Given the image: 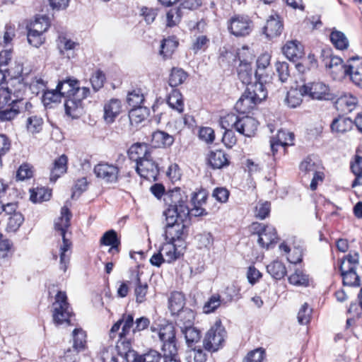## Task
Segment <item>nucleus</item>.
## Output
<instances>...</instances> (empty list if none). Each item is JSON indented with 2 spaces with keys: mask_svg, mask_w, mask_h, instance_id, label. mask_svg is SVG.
I'll use <instances>...</instances> for the list:
<instances>
[{
  "mask_svg": "<svg viewBox=\"0 0 362 362\" xmlns=\"http://www.w3.org/2000/svg\"><path fill=\"white\" fill-rule=\"evenodd\" d=\"M165 202L168 206L163 212L166 220L165 240L184 245L182 240L185 229L184 221L189 213L187 196L180 188H175L166 194Z\"/></svg>",
  "mask_w": 362,
  "mask_h": 362,
  "instance_id": "nucleus-1",
  "label": "nucleus"
},
{
  "mask_svg": "<svg viewBox=\"0 0 362 362\" xmlns=\"http://www.w3.org/2000/svg\"><path fill=\"white\" fill-rule=\"evenodd\" d=\"M71 213L69 209L64 206L61 209V216L54 223V228L59 232L62 238V244L59 248L60 269L66 272L70 261L71 241L66 238V230L70 226Z\"/></svg>",
  "mask_w": 362,
  "mask_h": 362,
  "instance_id": "nucleus-2",
  "label": "nucleus"
},
{
  "mask_svg": "<svg viewBox=\"0 0 362 362\" xmlns=\"http://www.w3.org/2000/svg\"><path fill=\"white\" fill-rule=\"evenodd\" d=\"M358 264L359 255L357 252L349 254L343 258L339 269L344 285L349 286H360V278L356 272Z\"/></svg>",
  "mask_w": 362,
  "mask_h": 362,
  "instance_id": "nucleus-3",
  "label": "nucleus"
},
{
  "mask_svg": "<svg viewBox=\"0 0 362 362\" xmlns=\"http://www.w3.org/2000/svg\"><path fill=\"white\" fill-rule=\"evenodd\" d=\"M72 315V309L67 302L65 292L59 291L52 304V320L56 325L69 324Z\"/></svg>",
  "mask_w": 362,
  "mask_h": 362,
  "instance_id": "nucleus-4",
  "label": "nucleus"
},
{
  "mask_svg": "<svg viewBox=\"0 0 362 362\" xmlns=\"http://www.w3.org/2000/svg\"><path fill=\"white\" fill-rule=\"evenodd\" d=\"M226 337V332L220 320L206 332L203 339V346L205 350L215 352L221 348Z\"/></svg>",
  "mask_w": 362,
  "mask_h": 362,
  "instance_id": "nucleus-5",
  "label": "nucleus"
},
{
  "mask_svg": "<svg viewBox=\"0 0 362 362\" xmlns=\"http://www.w3.org/2000/svg\"><path fill=\"white\" fill-rule=\"evenodd\" d=\"M301 91L305 94V96H308L313 100H328L333 98V94L329 86L320 80L304 83L301 86Z\"/></svg>",
  "mask_w": 362,
  "mask_h": 362,
  "instance_id": "nucleus-6",
  "label": "nucleus"
},
{
  "mask_svg": "<svg viewBox=\"0 0 362 362\" xmlns=\"http://www.w3.org/2000/svg\"><path fill=\"white\" fill-rule=\"evenodd\" d=\"M134 325V317L130 314H123L111 327L109 332V337L112 341H121L126 339L131 334Z\"/></svg>",
  "mask_w": 362,
  "mask_h": 362,
  "instance_id": "nucleus-7",
  "label": "nucleus"
},
{
  "mask_svg": "<svg viewBox=\"0 0 362 362\" xmlns=\"http://www.w3.org/2000/svg\"><path fill=\"white\" fill-rule=\"evenodd\" d=\"M252 229L258 235L257 242L263 247L268 249L277 240L276 229L272 226H264L259 223H253Z\"/></svg>",
  "mask_w": 362,
  "mask_h": 362,
  "instance_id": "nucleus-8",
  "label": "nucleus"
},
{
  "mask_svg": "<svg viewBox=\"0 0 362 362\" xmlns=\"http://www.w3.org/2000/svg\"><path fill=\"white\" fill-rule=\"evenodd\" d=\"M158 336L162 344V352L173 354L177 351L175 327L172 324H168L161 327Z\"/></svg>",
  "mask_w": 362,
  "mask_h": 362,
  "instance_id": "nucleus-9",
  "label": "nucleus"
},
{
  "mask_svg": "<svg viewBox=\"0 0 362 362\" xmlns=\"http://www.w3.org/2000/svg\"><path fill=\"white\" fill-rule=\"evenodd\" d=\"M252 27V21L247 16L235 15L229 21L228 29L236 37L249 35Z\"/></svg>",
  "mask_w": 362,
  "mask_h": 362,
  "instance_id": "nucleus-10",
  "label": "nucleus"
},
{
  "mask_svg": "<svg viewBox=\"0 0 362 362\" xmlns=\"http://www.w3.org/2000/svg\"><path fill=\"white\" fill-rule=\"evenodd\" d=\"M96 177L105 183H116L119 178V168L117 165L100 162L93 169Z\"/></svg>",
  "mask_w": 362,
  "mask_h": 362,
  "instance_id": "nucleus-11",
  "label": "nucleus"
},
{
  "mask_svg": "<svg viewBox=\"0 0 362 362\" xmlns=\"http://www.w3.org/2000/svg\"><path fill=\"white\" fill-rule=\"evenodd\" d=\"M344 73L349 76L351 81L362 88V58L354 57L347 61V66H344Z\"/></svg>",
  "mask_w": 362,
  "mask_h": 362,
  "instance_id": "nucleus-12",
  "label": "nucleus"
},
{
  "mask_svg": "<svg viewBox=\"0 0 362 362\" xmlns=\"http://www.w3.org/2000/svg\"><path fill=\"white\" fill-rule=\"evenodd\" d=\"M138 174L148 180H156L159 173V168L157 163L151 157L141 159L136 167Z\"/></svg>",
  "mask_w": 362,
  "mask_h": 362,
  "instance_id": "nucleus-13",
  "label": "nucleus"
},
{
  "mask_svg": "<svg viewBox=\"0 0 362 362\" xmlns=\"http://www.w3.org/2000/svg\"><path fill=\"white\" fill-rule=\"evenodd\" d=\"M75 90L72 98L66 99L65 100L64 107L68 115H72V112L81 105V100L85 99L90 93L88 88H80L78 85Z\"/></svg>",
  "mask_w": 362,
  "mask_h": 362,
  "instance_id": "nucleus-14",
  "label": "nucleus"
},
{
  "mask_svg": "<svg viewBox=\"0 0 362 362\" xmlns=\"http://www.w3.org/2000/svg\"><path fill=\"white\" fill-rule=\"evenodd\" d=\"M184 246L174 242L166 240L160 248V251L165 259V262L170 263L180 257L182 254Z\"/></svg>",
  "mask_w": 362,
  "mask_h": 362,
  "instance_id": "nucleus-15",
  "label": "nucleus"
},
{
  "mask_svg": "<svg viewBox=\"0 0 362 362\" xmlns=\"http://www.w3.org/2000/svg\"><path fill=\"white\" fill-rule=\"evenodd\" d=\"M258 122L253 117L245 116L240 117L235 130L245 136L250 137L255 134Z\"/></svg>",
  "mask_w": 362,
  "mask_h": 362,
  "instance_id": "nucleus-16",
  "label": "nucleus"
},
{
  "mask_svg": "<svg viewBox=\"0 0 362 362\" xmlns=\"http://www.w3.org/2000/svg\"><path fill=\"white\" fill-rule=\"evenodd\" d=\"M283 23L277 15H271L264 27V33L267 38H274L279 36L283 30Z\"/></svg>",
  "mask_w": 362,
  "mask_h": 362,
  "instance_id": "nucleus-17",
  "label": "nucleus"
},
{
  "mask_svg": "<svg viewBox=\"0 0 362 362\" xmlns=\"http://www.w3.org/2000/svg\"><path fill=\"white\" fill-rule=\"evenodd\" d=\"M357 104V98L349 93H341L335 101L336 108L343 113L351 112L356 108Z\"/></svg>",
  "mask_w": 362,
  "mask_h": 362,
  "instance_id": "nucleus-18",
  "label": "nucleus"
},
{
  "mask_svg": "<svg viewBox=\"0 0 362 362\" xmlns=\"http://www.w3.org/2000/svg\"><path fill=\"white\" fill-rule=\"evenodd\" d=\"M294 134L292 132L279 130L276 137H272L270 140L271 149L274 155L278 151L279 146L285 147L293 144Z\"/></svg>",
  "mask_w": 362,
  "mask_h": 362,
  "instance_id": "nucleus-19",
  "label": "nucleus"
},
{
  "mask_svg": "<svg viewBox=\"0 0 362 362\" xmlns=\"http://www.w3.org/2000/svg\"><path fill=\"white\" fill-rule=\"evenodd\" d=\"M57 42L59 53L69 59L74 57L75 51L79 47L78 42L63 35L59 36Z\"/></svg>",
  "mask_w": 362,
  "mask_h": 362,
  "instance_id": "nucleus-20",
  "label": "nucleus"
},
{
  "mask_svg": "<svg viewBox=\"0 0 362 362\" xmlns=\"http://www.w3.org/2000/svg\"><path fill=\"white\" fill-rule=\"evenodd\" d=\"M122 109L120 100L111 99L104 104L103 119L106 123H112L115 118L119 115Z\"/></svg>",
  "mask_w": 362,
  "mask_h": 362,
  "instance_id": "nucleus-21",
  "label": "nucleus"
},
{
  "mask_svg": "<svg viewBox=\"0 0 362 362\" xmlns=\"http://www.w3.org/2000/svg\"><path fill=\"white\" fill-rule=\"evenodd\" d=\"M284 54L290 60L296 61L303 54V47L297 40L288 41L282 48Z\"/></svg>",
  "mask_w": 362,
  "mask_h": 362,
  "instance_id": "nucleus-22",
  "label": "nucleus"
},
{
  "mask_svg": "<svg viewBox=\"0 0 362 362\" xmlns=\"http://www.w3.org/2000/svg\"><path fill=\"white\" fill-rule=\"evenodd\" d=\"M240 52L238 53L240 64L238 67V75L239 79L244 84H249L252 81L253 72L251 63L247 59H240Z\"/></svg>",
  "mask_w": 362,
  "mask_h": 362,
  "instance_id": "nucleus-23",
  "label": "nucleus"
},
{
  "mask_svg": "<svg viewBox=\"0 0 362 362\" xmlns=\"http://www.w3.org/2000/svg\"><path fill=\"white\" fill-rule=\"evenodd\" d=\"M173 136L164 131H156L151 135V144L155 148H168L173 145Z\"/></svg>",
  "mask_w": 362,
  "mask_h": 362,
  "instance_id": "nucleus-24",
  "label": "nucleus"
},
{
  "mask_svg": "<svg viewBox=\"0 0 362 362\" xmlns=\"http://www.w3.org/2000/svg\"><path fill=\"white\" fill-rule=\"evenodd\" d=\"M264 82L260 81H252L247 84V88L245 91L247 94H249L252 97L253 100H255L257 103H259L263 100H264L267 96V90H266L264 85Z\"/></svg>",
  "mask_w": 362,
  "mask_h": 362,
  "instance_id": "nucleus-25",
  "label": "nucleus"
},
{
  "mask_svg": "<svg viewBox=\"0 0 362 362\" xmlns=\"http://www.w3.org/2000/svg\"><path fill=\"white\" fill-rule=\"evenodd\" d=\"M300 170L304 176L310 177L311 175L321 171L322 166L318 160L311 156H308L300 164Z\"/></svg>",
  "mask_w": 362,
  "mask_h": 362,
  "instance_id": "nucleus-26",
  "label": "nucleus"
},
{
  "mask_svg": "<svg viewBox=\"0 0 362 362\" xmlns=\"http://www.w3.org/2000/svg\"><path fill=\"white\" fill-rule=\"evenodd\" d=\"M67 156L64 154L59 156L54 162L50 173V180L55 182L61 175L64 174L67 170Z\"/></svg>",
  "mask_w": 362,
  "mask_h": 362,
  "instance_id": "nucleus-27",
  "label": "nucleus"
},
{
  "mask_svg": "<svg viewBox=\"0 0 362 362\" xmlns=\"http://www.w3.org/2000/svg\"><path fill=\"white\" fill-rule=\"evenodd\" d=\"M257 104L258 103L253 100L252 97L245 91L236 102L235 109L241 114H245L253 110Z\"/></svg>",
  "mask_w": 362,
  "mask_h": 362,
  "instance_id": "nucleus-28",
  "label": "nucleus"
},
{
  "mask_svg": "<svg viewBox=\"0 0 362 362\" xmlns=\"http://www.w3.org/2000/svg\"><path fill=\"white\" fill-rule=\"evenodd\" d=\"M208 162L214 169H221L229 165L226 154L221 150L211 151L208 156Z\"/></svg>",
  "mask_w": 362,
  "mask_h": 362,
  "instance_id": "nucleus-29",
  "label": "nucleus"
},
{
  "mask_svg": "<svg viewBox=\"0 0 362 362\" xmlns=\"http://www.w3.org/2000/svg\"><path fill=\"white\" fill-rule=\"evenodd\" d=\"M128 155L131 160H135L136 164L144 158L151 157L148 152V146L145 144H134L128 151Z\"/></svg>",
  "mask_w": 362,
  "mask_h": 362,
  "instance_id": "nucleus-30",
  "label": "nucleus"
},
{
  "mask_svg": "<svg viewBox=\"0 0 362 362\" xmlns=\"http://www.w3.org/2000/svg\"><path fill=\"white\" fill-rule=\"evenodd\" d=\"M329 38L334 47L339 50H344L349 47V42L346 35L337 30L332 28L329 35Z\"/></svg>",
  "mask_w": 362,
  "mask_h": 362,
  "instance_id": "nucleus-31",
  "label": "nucleus"
},
{
  "mask_svg": "<svg viewBox=\"0 0 362 362\" xmlns=\"http://www.w3.org/2000/svg\"><path fill=\"white\" fill-rule=\"evenodd\" d=\"M78 84V81L74 79H66L59 82L57 85L58 91H59L62 97H65L66 99L72 98L74 93Z\"/></svg>",
  "mask_w": 362,
  "mask_h": 362,
  "instance_id": "nucleus-32",
  "label": "nucleus"
},
{
  "mask_svg": "<svg viewBox=\"0 0 362 362\" xmlns=\"http://www.w3.org/2000/svg\"><path fill=\"white\" fill-rule=\"evenodd\" d=\"M181 332L185 336L186 343L189 347H192L200 341V331L192 325L181 327Z\"/></svg>",
  "mask_w": 362,
  "mask_h": 362,
  "instance_id": "nucleus-33",
  "label": "nucleus"
},
{
  "mask_svg": "<svg viewBox=\"0 0 362 362\" xmlns=\"http://www.w3.org/2000/svg\"><path fill=\"white\" fill-rule=\"evenodd\" d=\"M168 303L172 315H176L184 308L185 304V296L180 292H173L169 298Z\"/></svg>",
  "mask_w": 362,
  "mask_h": 362,
  "instance_id": "nucleus-34",
  "label": "nucleus"
},
{
  "mask_svg": "<svg viewBox=\"0 0 362 362\" xmlns=\"http://www.w3.org/2000/svg\"><path fill=\"white\" fill-rule=\"evenodd\" d=\"M100 243L105 245L111 246L109 250V252L114 253L119 252L118 247L120 244V242L117 238V233L115 230H110L105 233L100 239Z\"/></svg>",
  "mask_w": 362,
  "mask_h": 362,
  "instance_id": "nucleus-35",
  "label": "nucleus"
},
{
  "mask_svg": "<svg viewBox=\"0 0 362 362\" xmlns=\"http://www.w3.org/2000/svg\"><path fill=\"white\" fill-rule=\"evenodd\" d=\"M30 199L33 203H40L42 202L48 201L52 195L51 190L43 187H37L30 189Z\"/></svg>",
  "mask_w": 362,
  "mask_h": 362,
  "instance_id": "nucleus-36",
  "label": "nucleus"
},
{
  "mask_svg": "<svg viewBox=\"0 0 362 362\" xmlns=\"http://www.w3.org/2000/svg\"><path fill=\"white\" fill-rule=\"evenodd\" d=\"M302 96H305V94L301 91V86L299 90L291 89L287 92L284 102L288 107L295 108L302 103Z\"/></svg>",
  "mask_w": 362,
  "mask_h": 362,
  "instance_id": "nucleus-37",
  "label": "nucleus"
},
{
  "mask_svg": "<svg viewBox=\"0 0 362 362\" xmlns=\"http://www.w3.org/2000/svg\"><path fill=\"white\" fill-rule=\"evenodd\" d=\"M267 271L275 279H281L286 274V269L284 263L277 260L268 264Z\"/></svg>",
  "mask_w": 362,
  "mask_h": 362,
  "instance_id": "nucleus-38",
  "label": "nucleus"
},
{
  "mask_svg": "<svg viewBox=\"0 0 362 362\" xmlns=\"http://www.w3.org/2000/svg\"><path fill=\"white\" fill-rule=\"evenodd\" d=\"M183 12L180 6L170 8L166 13V26L174 27L180 23Z\"/></svg>",
  "mask_w": 362,
  "mask_h": 362,
  "instance_id": "nucleus-39",
  "label": "nucleus"
},
{
  "mask_svg": "<svg viewBox=\"0 0 362 362\" xmlns=\"http://www.w3.org/2000/svg\"><path fill=\"white\" fill-rule=\"evenodd\" d=\"M49 27V18L45 16L37 17L34 22H33L29 28L28 31L35 33L43 34L47 30Z\"/></svg>",
  "mask_w": 362,
  "mask_h": 362,
  "instance_id": "nucleus-40",
  "label": "nucleus"
},
{
  "mask_svg": "<svg viewBox=\"0 0 362 362\" xmlns=\"http://www.w3.org/2000/svg\"><path fill=\"white\" fill-rule=\"evenodd\" d=\"M168 105L178 112H182L184 109V103L182 94L177 90H173L168 98Z\"/></svg>",
  "mask_w": 362,
  "mask_h": 362,
  "instance_id": "nucleus-41",
  "label": "nucleus"
},
{
  "mask_svg": "<svg viewBox=\"0 0 362 362\" xmlns=\"http://www.w3.org/2000/svg\"><path fill=\"white\" fill-rule=\"evenodd\" d=\"M353 122L349 118L339 117L333 120L331 124L332 132L344 133L352 128Z\"/></svg>",
  "mask_w": 362,
  "mask_h": 362,
  "instance_id": "nucleus-42",
  "label": "nucleus"
},
{
  "mask_svg": "<svg viewBox=\"0 0 362 362\" xmlns=\"http://www.w3.org/2000/svg\"><path fill=\"white\" fill-rule=\"evenodd\" d=\"M177 315V324L181 327L192 325L195 314L194 311L189 308H183L176 314Z\"/></svg>",
  "mask_w": 362,
  "mask_h": 362,
  "instance_id": "nucleus-43",
  "label": "nucleus"
},
{
  "mask_svg": "<svg viewBox=\"0 0 362 362\" xmlns=\"http://www.w3.org/2000/svg\"><path fill=\"white\" fill-rule=\"evenodd\" d=\"M73 335V348L78 351H83L86 344V334L81 328H76L72 332Z\"/></svg>",
  "mask_w": 362,
  "mask_h": 362,
  "instance_id": "nucleus-44",
  "label": "nucleus"
},
{
  "mask_svg": "<svg viewBox=\"0 0 362 362\" xmlns=\"http://www.w3.org/2000/svg\"><path fill=\"white\" fill-rule=\"evenodd\" d=\"M288 281L296 286L306 287L309 285V277L303 271L296 269L288 276Z\"/></svg>",
  "mask_w": 362,
  "mask_h": 362,
  "instance_id": "nucleus-45",
  "label": "nucleus"
},
{
  "mask_svg": "<svg viewBox=\"0 0 362 362\" xmlns=\"http://www.w3.org/2000/svg\"><path fill=\"white\" fill-rule=\"evenodd\" d=\"M178 45V42L174 37H168L163 40L160 45V54L164 58H168L174 52Z\"/></svg>",
  "mask_w": 362,
  "mask_h": 362,
  "instance_id": "nucleus-46",
  "label": "nucleus"
},
{
  "mask_svg": "<svg viewBox=\"0 0 362 362\" xmlns=\"http://www.w3.org/2000/svg\"><path fill=\"white\" fill-rule=\"evenodd\" d=\"M187 74L182 69L173 68L169 77V85L176 87L182 84L187 78Z\"/></svg>",
  "mask_w": 362,
  "mask_h": 362,
  "instance_id": "nucleus-47",
  "label": "nucleus"
},
{
  "mask_svg": "<svg viewBox=\"0 0 362 362\" xmlns=\"http://www.w3.org/2000/svg\"><path fill=\"white\" fill-rule=\"evenodd\" d=\"M20 113L18 103H13L9 106L0 110V121H11Z\"/></svg>",
  "mask_w": 362,
  "mask_h": 362,
  "instance_id": "nucleus-48",
  "label": "nucleus"
},
{
  "mask_svg": "<svg viewBox=\"0 0 362 362\" xmlns=\"http://www.w3.org/2000/svg\"><path fill=\"white\" fill-rule=\"evenodd\" d=\"M15 98L11 89L8 87H0V110L13 105Z\"/></svg>",
  "mask_w": 362,
  "mask_h": 362,
  "instance_id": "nucleus-49",
  "label": "nucleus"
},
{
  "mask_svg": "<svg viewBox=\"0 0 362 362\" xmlns=\"http://www.w3.org/2000/svg\"><path fill=\"white\" fill-rule=\"evenodd\" d=\"M17 86H18V90H13V95L14 97H16L13 101L15 102V103H18V109L20 110V112H28L29 113H30L31 109L33 108V105L30 102L18 99L20 96V90L22 88H24L25 86L19 81H17Z\"/></svg>",
  "mask_w": 362,
  "mask_h": 362,
  "instance_id": "nucleus-50",
  "label": "nucleus"
},
{
  "mask_svg": "<svg viewBox=\"0 0 362 362\" xmlns=\"http://www.w3.org/2000/svg\"><path fill=\"white\" fill-rule=\"evenodd\" d=\"M24 221L22 214H14L8 218L6 230L8 232H16Z\"/></svg>",
  "mask_w": 362,
  "mask_h": 362,
  "instance_id": "nucleus-51",
  "label": "nucleus"
},
{
  "mask_svg": "<svg viewBox=\"0 0 362 362\" xmlns=\"http://www.w3.org/2000/svg\"><path fill=\"white\" fill-rule=\"evenodd\" d=\"M351 169L356 176L352 183V187H354L358 185H362V157H356L355 162L351 165Z\"/></svg>",
  "mask_w": 362,
  "mask_h": 362,
  "instance_id": "nucleus-52",
  "label": "nucleus"
},
{
  "mask_svg": "<svg viewBox=\"0 0 362 362\" xmlns=\"http://www.w3.org/2000/svg\"><path fill=\"white\" fill-rule=\"evenodd\" d=\"M144 100V95L139 89L134 90L129 93L127 98L128 104L133 108L140 107Z\"/></svg>",
  "mask_w": 362,
  "mask_h": 362,
  "instance_id": "nucleus-53",
  "label": "nucleus"
},
{
  "mask_svg": "<svg viewBox=\"0 0 362 362\" xmlns=\"http://www.w3.org/2000/svg\"><path fill=\"white\" fill-rule=\"evenodd\" d=\"M42 101L45 107L49 106L52 103H57L60 100L62 95L58 91L57 87L55 90H44Z\"/></svg>",
  "mask_w": 362,
  "mask_h": 362,
  "instance_id": "nucleus-54",
  "label": "nucleus"
},
{
  "mask_svg": "<svg viewBox=\"0 0 362 362\" xmlns=\"http://www.w3.org/2000/svg\"><path fill=\"white\" fill-rule=\"evenodd\" d=\"M240 117L233 113H230L224 117H222L220 120L221 127L225 130L236 129V124L239 121Z\"/></svg>",
  "mask_w": 362,
  "mask_h": 362,
  "instance_id": "nucleus-55",
  "label": "nucleus"
},
{
  "mask_svg": "<svg viewBox=\"0 0 362 362\" xmlns=\"http://www.w3.org/2000/svg\"><path fill=\"white\" fill-rule=\"evenodd\" d=\"M42 119L36 116H29L26 122V127L32 134L37 133L42 129Z\"/></svg>",
  "mask_w": 362,
  "mask_h": 362,
  "instance_id": "nucleus-56",
  "label": "nucleus"
},
{
  "mask_svg": "<svg viewBox=\"0 0 362 362\" xmlns=\"http://www.w3.org/2000/svg\"><path fill=\"white\" fill-rule=\"evenodd\" d=\"M265 351L262 348L250 351L243 358V362H264Z\"/></svg>",
  "mask_w": 362,
  "mask_h": 362,
  "instance_id": "nucleus-57",
  "label": "nucleus"
},
{
  "mask_svg": "<svg viewBox=\"0 0 362 362\" xmlns=\"http://www.w3.org/2000/svg\"><path fill=\"white\" fill-rule=\"evenodd\" d=\"M346 64H343V61L339 57H332L330 59L329 67L332 69V73H339V77H344L346 76V74L344 73V66H346Z\"/></svg>",
  "mask_w": 362,
  "mask_h": 362,
  "instance_id": "nucleus-58",
  "label": "nucleus"
},
{
  "mask_svg": "<svg viewBox=\"0 0 362 362\" xmlns=\"http://www.w3.org/2000/svg\"><path fill=\"white\" fill-rule=\"evenodd\" d=\"M46 88V83L40 77H35L29 83V89L33 94L38 95L44 92Z\"/></svg>",
  "mask_w": 362,
  "mask_h": 362,
  "instance_id": "nucleus-59",
  "label": "nucleus"
},
{
  "mask_svg": "<svg viewBox=\"0 0 362 362\" xmlns=\"http://www.w3.org/2000/svg\"><path fill=\"white\" fill-rule=\"evenodd\" d=\"M276 69L278 73L279 80L282 82H286L290 77V71L287 62H278L276 64Z\"/></svg>",
  "mask_w": 362,
  "mask_h": 362,
  "instance_id": "nucleus-60",
  "label": "nucleus"
},
{
  "mask_svg": "<svg viewBox=\"0 0 362 362\" xmlns=\"http://www.w3.org/2000/svg\"><path fill=\"white\" fill-rule=\"evenodd\" d=\"M312 309L308 303H305L300 308L298 313V321L300 325H307L311 317Z\"/></svg>",
  "mask_w": 362,
  "mask_h": 362,
  "instance_id": "nucleus-61",
  "label": "nucleus"
},
{
  "mask_svg": "<svg viewBox=\"0 0 362 362\" xmlns=\"http://www.w3.org/2000/svg\"><path fill=\"white\" fill-rule=\"evenodd\" d=\"M33 175V168L28 163L22 164L17 170L16 178L18 180L30 179Z\"/></svg>",
  "mask_w": 362,
  "mask_h": 362,
  "instance_id": "nucleus-62",
  "label": "nucleus"
},
{
  "mask_svg": "<svg viewBox=\"0 0 362 362\" xmlns=\"http://www.w3.org/2000/svg\"><path fill=\"white\" fill-rule=\"evenodd\" d=\"M78 351L74 348H69L63 355L59 358V362H77L78 361Z\"/></svg>",
  "mask_w": 362,
  "mask_h": 362,
  "instance_id": "nucleus-63",
  "label": "nucleus"
},
{
  "mask_svg": "<svg viewBox=\"0 0 362 362\" xmlns=\"http://www.w3.org/2000/svg\"><path fill=\"white\" fill-rule=\"evenodd\" d=\"M161 355L155 350H151L148 352L138 356L136 362H160Z\"/></svg>",
  "mask_w": 362,
  "mask_h": 362,
  "instance_id": "nucleus-64",
  "label": "nucleus"
}]
</instances>
